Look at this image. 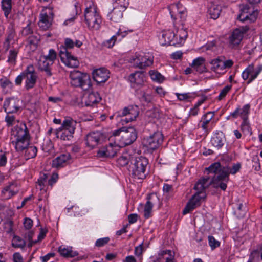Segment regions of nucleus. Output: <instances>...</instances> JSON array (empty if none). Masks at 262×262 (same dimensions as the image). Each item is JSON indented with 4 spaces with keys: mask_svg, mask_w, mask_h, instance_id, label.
I'll use <instances>...</instances> for the list:
<instances>
[{
    "mask_svg": "<svg viewBox=\"0 0 262 262\" xmlns=\"http://www.w3.org/2000/svg\"><path fill=\"white\" fill-rule=\"evenodd\" d=\"M13 113L7 114L5 117V121L9 126L13 125L15 122H18V120L16 119V117Z\"/></svg>",
    "mask_w": 262,
    "mask_h": 262,
    "instance_id": "nucleus-60",
    "label": "nucleus"
},
{
    "mask_svg": "<svg viewBox=\"0 0 262 262\" xmlns=\"http://www.w3.org/2000/svg\"><path fill=\"white\" fill-rule=\"evenodd\" d=\"M201 194L200 192H197L192 196L183 210V214L189 213L200 205V200L205 197L204 195L200 196Z\"/></svg>",
    "mask_w": 262,
    "mask_h": 262,
    "instance_id": "nucleus-25",
    "label": "nucleus"
},
{
    "mask_svg": "<svg viewBox=\"0 0 262 262\" xmlns=\"http://www.w3.org/2000/svg\"><path fill=\"white\" fill-rule=\"evenodd\" d=\"M18 51L16 49L10 50L8 56L7 62L12 65H15L17 57Z\"/></svg>",
    "mask_w": 262,
    "mask_h": 262,
    "instance_id": "nucleus-47",
    "label": "nucleus"
},
{
    "mask_svg": "<svg viewBox=\"0 0 262 262\" xmlns=\"http://www.w3.org/2000/svg\"><path fill=\"white\" fill-rule=\"evenodd\" d=\"M205 59L202 57H199L194 59L191 64V68L200 73L207 71V68L205 65Z\"/></svg>",
    "mask_w": 262,
    "mask_h": 262,
    "instance_id": "nucleus-32",
    "label": "nucleus"
},
{
    "mask_svg": "<svg viewBox=\"0 0 262 262\" xmlns=\"http://www.w3.org/2000/svg\"><path fill=\"white\" fill-rule=\"evenodd\" d=\"M37 75L32 65L28 66L25 70V88L29 90L33 88L37 82Z\"/></svg>",
    "mask_w": 262,
    "mask_h": 262,
    "instance_id": "nucleus-14",
    "label": "nucleus"
},
{
    "mask_svg": "<svg viewBox=\"0 0 262 262\" xmlns=\"http://www.w3.org/2000/svg\"><path fill=\"white\" fill-rule=\"evenodd\" d=\"M128 32H131V31L124 30L122 28H119L116 34L115 35H113L110 40L107 41L108 47H113L117 39L120 40L127 34Z\"/></svg>",
    "mask_w": 262,
    "mask_h": 262,
    "instance_id": "nucleus-36",
    "label": "nucleus"
},
{
    "mask_svg": "<svg viewBox=\"0 0 262 262\" xmlns=\"http://www.w3.org/2000/svg\"><path fill=\"white\" fill-rule=\"evenodd\" d=\"M250 105L249 104L244 105L242 108L237 107L234 112L230 113V116L236 118L238 116L243 120L248 119L250 113Z\"/></svg>",
    "mask_w": 262,
    "mask_h": 262,
    "instance_id": "nucleus-29",
    "label": "nucleus"
},
{
    "mask_svg": "<svg viewBox=\"0 0 262 262\" xmlns=\"http://www.w3.org/2000/svg\"><path fill=\"white\" fill-rule=\"evenodd\" d=\"M39 38L37 35H30L27 39L28 44L34 49L36 48L39 43Z\"/></svg>",
    "mask_w": 262,
    "mask_h": 262,
    "instance_id": "nucleus-55",
    "label": "nucleus"
},
{
    "mask_svg": "<svg viewBox=\"0 0 262 262\" xmlns=\"http://www.w3.org/2000/svg\"><path fill=\"white\" fill-rule=\"evenodd\" d=\"M70 159V155L68 153L62 154L52 161V166L60 168L65 166Z\"/></svg>",
    "mask_w": 262,
    "mask_h": 262,
    "instance_id": "nucleus-34",
    "label": "nucleus"
},
{
    "mask_svg": "<svg viewBox=\"0 0 262 262\" xmlns=\"http://www.w3.org/2000/svg\"><path fill=\"white\" fill-rule=\"evenodd\" d=\"M242 33L238 30L235 29L229 37V46L231 48L237 47L243 39Z\"/></svg>",
    "mask_w": 262,
    "mask_h": 262,
    "instance_id": "nucleus-31",
    "label": "nucleus"
},
{
    "mask_svg": "<svg viewBox=\"0 0 262 262\" xmlns=\"http://www.w3.org/2000/svg\"><path fill=\"white\" fill-rule=\"evenodd\" d=\"M147 201L144 208V216L146 219L149 218L152 215V209L153 206L159 203L160 200L155 193L149 194L147 198Z\"/></svg>",
    "mask_w": 262,
    "mask_h": 262,
    "instance_id": "nucleus-18",
    "label": "nucleus"
},
{
    "mask_svg": "<svg viewBox=\"0 0 262 262\" xmlns=\"http://www.w3.org/2000/svg\"><path fill=\"white\" fill-rule=\"evenodd\" d=\"M40 57H44L47 60L54 62L57 58V53L54 49H51L49 50L48 55H41Z\"/></svg>",
    "mask_w": 262,
    "mask_h": 262,
    "instance_id": "nucleus-56",
    "label": "nucleus"
},
{
    "mask_svg": "<svg viewBox=\"0 0 262 262\" xmlns=\"http://www.w3.org/2000/svg\"><path fill=\"white\" fill-rule=\"evenodd\" d=\"M154 61V56L149 53H136L130 59V62L134 68L140 69L151 66Z\"/></svg>",
    "mask_w": 262,
    "mask_h": 262,
    "instance_id": "nucleus-7",
    "label": "nucleus"
},
{
    "mask_svg": "<svg viewBox=\"0 0 262 262\" xmlns=\"http://www.w3.org/2000/svg\"><path fill=\"white\" fill-rule=\"evenodd\" d=\"M54 13L51 7H45L40 12L38 26L43 30H47L52 25L53 20Z\"/></svg>",
    "mask_w": 262,
    "mask_h": 262,
    "instance_id": "nucleus-8",
    "label": "nucleus"
},
{
    "mask_svg": "<svg viewBox=\"0 0 262 262\" xmlns=\"http://www.w3.org/2000/svg\"><path fill=\"white\" fill-rule=\"evenodd\" d=\"M233 63L231 59L225 60L224 56H218L209 61L211 70L216 73H221L225 69L231 68Z\"/></svg>",
    "mask_w": 262,
    "mask_h": 262,
    "instance_id": "nucleus-9",
    "label": "nucleus"
},
{
    "mask_svg": "<svg viewBox=\"0 0 262 262\" xmlns=\"http://www.w3.org/2000/svg\"><path fill=\"white\" fill-rule=\"evenodd\" d=\"M3 228L5 231L8 233H10L13 229V222L10 220H6L3 224Z\"/></svg>",
    "mask_w": 262,
    "mask_h": 262,
    "instance_id": "nucleus-61",
    "label": "nucleus"
},
{
    "mask_svg": "<svg viewBox=\"0 0 262 262\" xmlns=\"http://www.w3.org/2000/svg\"><path fill=\"white\" fill-rule=\"evenodd\" d=\"M241 128L244 134L250 135L252 134L251 129L248 119L243 120L241 125Z\"/></svg>",
    "mask_w": 262,
    "mask_h": 262,
    "instance_id": "nucleus-51",
    "label": "nucleus"
},
{
    "mask_svg": "<svg viewBox=\"0 0 262 262\" xmlns=\"http://www.w3.org/2000/svg\"><path fill=\"white\" fill-rule=\"evenodd\" d=\"M168 9L171 17L174 21H176L178 17L181 19H185L186 16V9L180 2L170 5Z\"/></svg>",
    "mask_w": 262,
    "mask_h": 262,
    "instance_id": "nucleus-15",
    "label": "nucleus"
},
{
    "mask_svg": "<svg viewBox=\"0 0 262 262\" xmlns=\"http://www.w3.org/2000/svg\"><path fill=\"white\" fill-rule=\"evenodd\" d=\"M11 135L15 140L29 138V133L25 124L20 123L15 126L11 131Z\"/></svg>",
    "mask_w": 262,
    "mask_h": 262,
    "instance_id": "nucleus-24",
    "label": "nucleus"
},
{
    "mask_svg": "<svg viewBox=\"0 0 262 262\" xmlns=\"http://www.w3.org/2000/svg\"><path fill=\"white\" fill-rule=\"evenodd\" d=\"M163 141V135L161 132H154L149 136L144 138L143 144L150 150H154L159 148Z\"/></svg>",
    "mask_w": 262,
    "mask_h": 262,
    "instance_id": "nucleus-10",
    "label": "nucleus"
},
{
    "mask_svg": "<svg viewBox=\"0 0 262 262\" xmlns=\"http://www.w3.org/2000/svg\"><path fill=\"white\" fill-rule=\"evenodd\" d=\"M94 80L97 83L105 82L110 77V71L105 68L94 70L92 73Z\"/></svg>",
    "mask_w": 262,
    "mask_h": 262,
    "instance_id": "nucleus-22",
    "label": "nucleus"
},
{
    "mask_svg": "<svg viewBox=\"0 0 262 262\" xmlns=\"http://www.w3.org/2000/svg\"><path fill=\"white\" fill-rule=\"evenodd\" d=\"M149 75L151 79L157 82L162 83L165 79L164 77L161 73L155 70L149 71Z\"/></svg>",
    "mask_w": 262,
    "mask_h": 262,
    "instance_id": "nucleus-45",
    "label": "nucleus"
},
{
    "mask_svg": "<svg viewBox=\"0 0 262 262\" xmlns=\"http://www.w3.org/2000/svg\"><path fill=\"white\" fill-rule=\"evenodd\" d=\"M77 122L70 117H67L64 119L59 129H66L74 131L76 129Z\"/></svg>",
    "mask_w": 262,
    "mask_h": 262,
    "instance_id": "nucleus-37",
    "label": "nucleus"
},
{
    "mask_svg": "<svg viewBox=\"0 0 262 262\" xmlns=\"http://www.w3.org/2000/svg\"><path fill=\"white\" fill-rule=\"evenodd\" d=\"M102 134L100 132H93L87 135L85 138L86 145L90 149H93L100 143Z\"/></svg>",
    "mask_w": 262,
    "mask_h": 262,
    "instance_id": "nucleus-21",
    "label": "nucleus"
},
{
    "mask_svg": "<svg viewBox=\"0 0 262 262\" xmlns=\"http://www.w3.org/2000/svg\"><path fill=\"white\" fill-rule=\"evenodd\" d=\"M58 252L62 256L65 257H73L78 255V253L73 251L72 247L62 245L58 248Z\"/></svg>",
    "mask_w": 262,
    "mask_h": 262,
    "instance_id": "nucleus-38",
    "label": "nucleus"
},
{
    "mask_svg": "<svg viewBox=\"0 0 262 262\" xmlns=\"http://www.w3.org/2000/svg\"><path fill=\"white\" fill-rule=\"evenodd\" d=\"M187 36V31L182 27L177 29L176 33L170 30H166L162 32L160 43L162 46H180L184 43Z\"/></svg>",
    "mask_w": 262,
    "mask_h": 262,
    "instance_id": "nucleus-4",
    "label": "nucleus"
},
{
    "mask_svg": "<svg viewBox=\"0 0 262 262\" xmlns=\"http://www.w3.org/2000/svg\"><path fill=\"white\" fill-rule=\"evenodd\" d=\"M138 115V113L137 112H134V115L130 116H125L124 117H117L118 119H120L119 124L122 125H124L129 122L135 120L137 116Z\"/></svg>",
    "mask_w": 262,
    "mask_h": 262,
    "instance_id": "nucleus-50",
    "label": "nucleus"
},
{
    "mask_svg": "<svg viewBox=\"0 0 262 262\" xmlns=\"http://www.w3.org/2000/svg\"><path fill=\"white\" fill-rule=\"evenodd\" d=\"M120 144L110 143V144L98 151L100 157H113L116 155L120 148Z\"/></svg>",
    "mask_w": 262,
    "mask_h": 262,
    "instance_id": "nucleus-20",
    "label": "nucleus"
},
{
    "mask_svg": "<svg viewBox=\"0 0 262 262\" xmlns=\"http://www.w3.org/2000/svg\"><path fill=\"white\" fill-rule=\"evenodd\" d=\"M222 11L221 5L213 3L210 7L208 10V13L210 17L214 19L219 17Z\"/></svg>",
    "mask_w": 262,
    "mask_h": 262,
    "instance_id": "nucleus-40",
    "label": "nucleus"
},
{
    "mask_svg": "<svg viewBox=\"0 0 262 262\" xmlns=\"http://www.w3.org/2000/svg\"><path fill=\"white\" fill-rule=\"evenodd\" d=\"M240 168L239 163L234 164L232 167H230L222 165L219 162H215L206 168V170L210 173L214 174L213 180L214 186L220 187L221 190L225 191L227 187V184L229 181L230 174H235Z\"/></svg>",
    "mask_w": 262,
    "mask_h": 262,
    "instance_id": "nucleus-1",
    "label": "nucleus"
},
{
    "mask_svg": "<svg viewBox=\"0 0 262 262\" xmlns=\"http://www.w3.org/2000/svg\"><path fill=\"white\" fill-rule=\"evenodd\" d=\"M54 62L47 60L44 57H39L37 62V67L39 70L45 72L46 76L50 77L52 75L51 66Z\"/></svg>",
    "mask_w": 262,
    "mask_h": 262,
    "instance_id": "nucleus-26",
    "label": "nucleus"
},
{
    "mask_svg": "<svg viewBox=\"0 0 262 262\" xmlns=\"http://www.w3.org/2000/svg\"><path fill=\"white\" fill-rule=\"evenodd\" d=\"M82 45V42L80 40H76L74 41L69 38L65 39V47L61 48L59 52V56L62 62L66 66L71 68L78 67L79 62L77 58L69 53L67 51V49H72L74 46L79 48Z\"/></svg>",
    "mask_w": 262,
    "mask_h": 262,
    "instance_id": "nucleus-3",
    "label": "nucleus"
},
{
    "mask_svg": "<svg viewBox=\"0 0 262 262\" xmlns=\"http://www.w3.org/2000/svg\"><path fill=\"white\" fill-rule=\"evenodd\" d=\"M85 5L84 20L88 29L93 31L99 30L102 24V17L97 6L91 1H87Z\"/></svg>",
    "mask_w": 262,
    "mask_h": 262,
    "instance_id": "nucleus-2",
    "label": "nucleus"
},
{
    "mask_svg": "<svg viewBox=\"0 0 262 262\" xmlns=\"http://www.w3.org/2000/svg\"><path fill=\"white\" fill-rule=\"evenodd\" d=\"M1 4L4 15L8 18L12 10V0H1Z\"/></svg>",
    "mask_w": 262,
    "mask_h": 262,
    "instance_id": "nucleus-43",
    "label": "nucleus"
},
{
    "mask_svg": "<svg viewBox=\"0 0 262 262\" xmlns=\"http://www.w3.org/2000/svg\"><path fill=\"white\" fill-rule=\"evenodd\" d=\"M129 161L130 156L125 154L118 159L117 163L121 166H125L128 164Z\"/></svg>",
    "mask_w": 262,
    "mask_h": 262,
    "instance_id": "nucleus-57",
    "label": "nucleus"
},
{
    "mask_svg": "<svg viewBox=\"0 0 262 262\" xmlns=\"http://www.w3.org/2000/svg\"><path fill=\"white\" fill-rule=\"evenodd\" d=\"M14 142H15V149L18 151H24L29 145V138L15 140Z\"/></svg>",
    "mask_w": 262,
    "mask_h": 262,
    "instance_id": "nucleus-41",
    "label": "nucleus"
},
{
    "mask_svg": "<svg viewBox=\"0 0 262 262\" xmlns=\"http://www.w3.org/2000/svg\"><path fill=\"white\" fill-rule=\"evenodd\" d=\"M148 164V160L147 158L143 157H137L132 160L129 165L128 170L135 178L143 179L147 173L146 168Z\"/></svg>",
    "mask_w": 262,
    "mask_h": 262,
    "instance_id": "nucleus-5",
    "label": "nucleus"
},
{
    "mask_svg": "<svg viewBox=\"0 0 262 262\" xmlns=\"http://www.w3.org/2000/svg\"><path fill=\"white\" fill-rule=\"evenodd\" d=\"M114 8L124 11L129 5L128 0H115Z\"/></svg>",
    "mask_w": 262,
    "mask_h": 262,
    "instance_id": "nucleus-48",
    "label": "nucleus"
},
{
    "mask_svg": "<svg viewBox=\"0 0 262 262\" xmlns=\"http://www.w3.org/2000/svg\"><path fill=\"white\" fill-rule=\"evenodd\" d=\"M262 71V64H259L256 67L253 63L249 64L242 72V77L244 80H248L249 84L255 80Z\"/></svg>",
    "mask_w": 262,
    "mask_h": 262,
    "instance_id": "nucleus-13",
    "label": "nucleus"
},
{
    "mask_svg": "<svg viewBox=\"0 0 262 262\" xmlns=\"http://www.w3.org/2000/svg\"><path fill=\"white\" fill-rule=\"evenodd\" d=\"M134 112H136L133 108L129 109V107H125L122 111L119 112L117 117H124L125 116H130L134 115Z\"/></svg>",
    "mask_w": 262,
    "mask_h": 262,
    "instance_id": "nucleus-53",
    "label": "nucleus"
},
{
    "mask_svg": "<svg viewBox=\"0 0 262 262\" xmlns=\"http://www.w3.org/2000/svg\"><path fill=\"white\" fill-rule=\"evenodd\" d=\"M24 151L26 159H29L33 158L36 156L37 148L36 146L29 144Z\"/></svg>",
    "mask_w": 262,
    "mask_h": 262,
    "instance_id": "nucleus-42",
    "label": "nucleus"
},
{
    "mask_svg": "<svg viewBox=\"0 0 262 262\" xmlns=\"http://www.w3.org/2000/svg\"><path fill=\"white\" fill-rule=\"evenodd\" d=\"M74 131L68 130L66 129H59L57 130V134H60V138L63 140H70L73 137Z\"/></svg>",
    "mask_w": 262,
    "mask_h": 262,
    "instance_id": "nucleus-44",
    "label": "nucleus"
},
{
    "mask_svg": "<svg viewBox=\"0 0 262 262\" xmlns=\"http://www.w3.org/2000/svg\"><path fill=\"white\" fill-rule=\"evenodd\" d=\"M137 138V133L133 127H124L119 143L120 146L124 147L133 143Z\"/></svg>",
    "mask_w": 262,
    "mask_h": 262,
    "instance_id": "nucleus-11",
    "label": "nucleus"
},
{
    "mask_svg": "<svg viewBox=\"0 0 262 262\" xmlns=\"http://www.w3.org/2000/svg\"><path fill=\"white\" fill-rule=\"evenodd\" d=\"M177 98L180 101H189L190 99H193L194 97L193 96V94L190 93H176V94Z\"/></svg>",
    "mask_w": 262,
    "mask_h": 262,
    "instance_id": "nucleus-52",
    "label": "nucleus"
},
{
    "mask_svg": "<svg viewBox=\"0 0 262 262\" xmlns=\"http://www.w3.org/2000/svg\"><path fill=\"white\" fill-rule=\"evenodd\" d=\"M48 178V174L41 173L39 178L37 181V188L40 191L43 190L45 184L47 183V180Z\"/></svg>",
    "mask_w": 262,
    "mask_h": 262,
    "instance_id": "nucleus-46",
    "label": "nucleus"
},
{
    "mask_svg": "<svg viewBox=\"0 0 262 262\" xmlns=\"http://www.w3.org/2000/svg\"><path fill=\"white\" fill-rule=\"evenodd\" d=\"M110 240V239L108 237L99 238L96 241L95 245L97 247H103L106 245Z\"/></svg>",
    "mask_w": 262,
    "mask_h": 262,
    "instance_id": "nucleus-64",
    "label": "nucleus"
},
{
    "mask_svg": "<svg viewBox=\"0 0 262 262\" xmlns=\"http://www.w3.org/2000/svg\"><path fill=\"white\" fill-rule=\"evenodd\" d=\"M161 256H164V255L167 254L168 255V257L166 258L165 262H174L173 261V257L174 255L172 253V252L170 250H166L161 251L160 253Z\"/></svg>",
    "mask_w": 262,
    "mask_h": 262,
    "instance_id": "nucleus-63",
    "label": "nucleus"
},
{
    "mask_svg": "<svg viewBox=\"0 0 262 262\" xmlns=\"http://www.w3.org/2000/svg\"><path fill=\"white\" fill-rule=\"evenodd\" d=\"M71 83L75 87H80L83 90H88L92 86L90 76L79 71L73 70L70 72Z\"/></svg>",
    "mask_w": 262,
    "mask_h": 262,
    "instance_id": "nucleus-6",
    "label": "nucleus"
},
{
    "mask_svg": "<svg viewBox=\"0 0 262 262\" xmlns=\"http://www.w3.org/2000/svg\"><path fill=\"white\" fill-rule=\"evenodd\" d=\"M122 10H119L117 8H114L112 11L108 13L107 16L110 19L115 23H119L123 17Z\"/></svg>",
    "mask_w": 262,
    "mask_h": 262,
    "instance_id": "nucleus-39",
    "label": "nucleus"
},
{
    "mask_svg": "<svg viewBox=\"0 0 262 262\" xmlns=\"http://www.w3.org/2000/svg\"><path fill=\"white\" fill-rule=\"evenodd\" d=\"M249 7L247 5H245L241 9V12L239 14L238 18L241 21H249L250 23L254 22L258 14L257 10H252L251 13L249 11Z\"/></svg>",
    "mask_w": 262,
    "mask_h": 262,
    "instance_id": "nucleus-17",
    "label": "nucleus"
},
{
    "mask_svg": "<svg viewBox=\"0 0 262 262\" xmlns=\"http://www.w3.org/2000/svg\"><path fill=\"white\" fill-rule=\"evenodd\" d=\"M15 36V31L13 26L11 24L8 28L7 36L3 42V49L7 51L10 48V45L14 41V37Z\"/></svg>",
    "mask_w": 262,
    "mask_h": 262,
    "instance_id": "nucleus-30",
    "label": "nucleus"
},
{
    "mask_svg": "<svg viewBox=\"0 0 262 262\" xmlns=\"http://www.w3.org/2000/svg\"><path fill=\"white\" fill-rule=\"evenodd\" d=\"M214 115V112H208L202 116L198 123V126L201 128L204 133L206 135L208 134L211 129L210 125L212 123V120Z\"/></svg>",
    "mask_w": 262,
    "mask_h": 262,
    "instance_id": "nucleus-16",
    "label": "nucleus"
},
{
    "mask_svg": "<svg viewBox=\"0 0 262 262\" xmlns=\"http://www.w3.org/2000/svg\"><path fill=\"white\" fill-rule=\"evenodd\" d=\"M3 107L7 114L15 113L20 108L19 101L14 98H8L4 101Z\"/></svg>",
    "mask_w": 262,
    "mask_h": 262,
    "instance_id": "nucleus-23",
    "label": "nucleus"
},
{
    "mask_svg": "<svg viewBox=\"0 0 262 262\" xmlns=\"http://www.w3.org/2000/svg\"><path fill=\"white\" fill-rule=\"evenodd\" d=\"M163 194L166 197H170L174 193L173 186L168 184H164L163 187Z\"/></svg>",
    "mask_w": 262,
    "mask_h": 262,
    "instance_id": "nucleus-54",
    "label": "nucleus"
},
{
    "mask_svg": "<svg viewBox=\"0 0 262 262\" xmlns=\"http://www.w3.org/2000/svg\"><path fill=\"white\" fill-rule=\"evenodd\" d=\"M0 86L4 94L10 93L13 89V84L6 77L0 79Z\"/></svg>",
    "mask_w": 262,
    "mask_h": 262,
    "instance_id": "nucleus-35",
    "label": "nucleus"
},
{
    "mask_svg": "<svg viewBox=\"0 0 262 262\" xmlns=\"http://www.w3.org/2000/svg\"><path fill=\"white\" fill-rule=\"evenodd\" d=\"M214 176L211 180L210 181L209 177H203L200 179L195 184L194 189L198 190V192L202 193V191L207 188L209 185H212L214 188H220V187H215L213 182Z\"/></svg>",
    "mask_w": 262,
    "mask_h": 262,
    "instance_id": "nucleus-27",
    "label": "nucleus"
},
{
    "mask_svg": "<svg viewBox=\"0 0 262 262\" xmlns=\"http://www.w3.org/2000/svg\"><path fill=\"white\" fill-rule=\"evenodd\" d=\"M232 88L231 85H227L225 86L221 91L219 95L218 96V99L219 100H221L224 99L227 94L230 91Z\"/></svg>",
    "mask_w": 262,
    "mask_h": 262,
    "instance_id": "nucleus-62",
    "label": "nucleus"
},
{
    "mask_svg": "<svg viewBox=\"0 0 262 262\" xmlns=\"http://www.w3.org/2000/svg\"><path fill=\"white\" fill-rule=\"evenodd\" d=\"M127 80L130 83L132 88L137 89L144 87L146 83V77L143 71H136L131 73Z\"/></svg>",
    "mask_w": 262,
    "mask_h": 262,
    "instance_id": "nucleus-12",
    "label": "nucleus"
},
{
    "mask_svg": "<svg viewBox=\"0 0 262 262\" xmlns=\"http://www.w3.org/2000/svg\"><path fill=\"white\" fill-rule=\"evenodd\" d=\"M251 162L252 163V167L254 170L258 171L260 170V164L259 159L257 155H253L252 157Z\"/></svg>",
    "mask_w": 262,
    "mask_h": 262,
    "instance_id": "nucleus-59",
    "label": "nucleus"
},
{
    "mask_svg": "<svg viewBox=\"0 0 262 262\" xmlns=\"http://www.w3.org/2000/svg\"><path fill=\"white\" fill-rule=\"evenodd\" d=\"M141 101L145 103H149L152 100V96L147 93V90L141 92V96H140Z\"/></svg>",
    "mask_w": 262,
    "mask_h": 262,
    "instance_id": "nucleus-58",
    "label": "nucleus"
},
{
    "mask_svg": "<svg viewBox=\"0 0 262 262\" xmlns=\"http://www.w3.org/2000/svg\"><path fill=\"white\" fill-rule=\"evenodd\" d=\"M19 191L17 184L10 182L6 185L1 191V196L3 200H9L16 195Z\"/></svg>",
    "mask_w": 262,
    "mask_h": 262,
    "instance_id": "nucleus-19",
    "label": "nucleus"
},
{
    "mask_svg": "<svg viewBox=\"0 0 262 262\" xmlns=\"http://www.w3.org/2000/svg\"><path fill=\"white\" fill-rule=\"evenodd\" d=\"M101 99L98 92H91L84 97L85 105L92 106L94 104L98 103Z\"/></svg>",
    "mask_w": 262,
    "mask_h": 262,
    "instance_id": "nucleus-33",
    "label": "nucleus"
},
{
    "mask_svg": "<svg viewBox=\"0 0 262 262\" xmlns=\"http://www.w3.org/2000/svg\"><path fill=\"white\" fill-rule=\"evenodd\" d=\"M12 244L13 247L23 248L25 246L26 243L20 237L15 236L13 238Z\"/></svg>",
    "mask_w": 262,
    "mask_h": 262,
    "instance_id": "nucleus-49",
    "label": "nucleus"
},
{
    "mask_svg": "<svg viewBox=\"0 0 262 262\" xmlns=\"http://www.w3.org/2000/svg\"><path fill=\"white\" fill-rule=\"evenodd\" d=\"M226 138L222 132L218 131L214 133L211 139V145L217 149L221 148L224 145Z\"/></svg>",
    "mask_w": 262,
    "mask_h": 262,
    "instance_id": "nucleus-28",
    "label": "nucleus"
}]
</instances>
